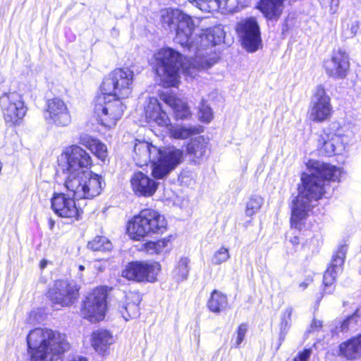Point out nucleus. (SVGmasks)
Here are the masks:
<instances>
[{
    "label": "nucleus",
    "mask_w": 361,
    "mask_h": 361,
    "mask_svg": "<svg viewBox=\"0 0 361 361\" xmlns=\"http://www.w3.org/2000/svg\"><path fill=\"white\" fill-rule=\"evenodd\" d=\"M310 174H302V187L293 201L291 207V226L300 230L313 203L327 192L330 181L339 180L341 169L319 161H310Z\"/></svg>",
    "instance_id": "f257e3e1"
},
{
    "label": "nucleus",
    "mask_w": 361,
    "mask_h": 361,
    "mask_svg": "<svg viewBox=\"0 0 361 361\" xmlns=\"http://www.w3.org/2000/svg\"><path fill=\"white\" fill-rule=\"evenodd\" d=\"M162 25L169 29L176 27V41L183 47L189 49H206L219 44L224 37V31L221 25L212 28L202 30L201 32L192 38L195 29L193 20L188 15L178 9H166L161 13Z\"/></svg>",
    "instance_id": "f03ea898"
},
{
    "label": "nucleus",
    "mask_w": 361,
    "mask_h": 361,
    "mask_svg": "<svg viewBox=\"0 0 361 361\" xmlns=\"http://www.w3.org/2000/svg\"><path fill=\"white\" fill-rule=\"evenodd\" d=\"M155 70L164 86H176L178 83V71L183 68V73L195 78L197 71L211 68L217 62L215 56H196L192 61L183 62L182 55L171 48H162L154 54Z\"/></svg>",
    "instance_id": "7ed1b4c3"
},
{
    "label": "nucleus",
    "mask_w": 361,
    "mask_h": 361,
    "mask_svg": "<svg viewBox=\"0 0 361 361\" xmlns=\"http://www.w3.org/2000/svg\"><path fill=\"white\" fill-rule=\"evenodd\" d=\"M134 73L129 68H117L103 81L101 93L95 99L96 113H123V100L132 92Z\"/></svg>",
    "instance_id": "20e7f679"
},
{
    "label": "nucleus",
    "mask_w": 361,
    "mask_h": 361,
    "mask_svg": "<svg viewBox=\"0 0 361 361\" xmlns=\"http://www.w3.org/2000/svg\"><path fill=\"white\" fill-rule=\"evenodd\" d=\"M27 343L30 361H53L54 355L70 348L64 334L49 329L36 328L30 331Z\"/></svg>",
    "instance_id": "39448f33"
},
{
    "label": "nucleus",
    "mask_w": 361,
    "mask_h": 361,
    "mask_svg": "<svg viewBox=\"0 0 361 361\" xmlns=\"http://www.w3.org/2000/svg\"><path fill=\"white\" fill-rule=\"evenodd\" d=\"M167 222L164 216L156 210L142 209L129 221L128 233L135 240L146 236L163 233L166 230Z\"/></svg>",
    "instance_id": "423d86ee"
},
{
    "label": "nucleus",
    "mask_w": 361,
    "mask_h": 361,
    "mask_svg": "<svg viewBox=\"0 0 361 361\" xmlns=\"http://www.w3.org/2000/svg\"><path fill=\"white\" fill-rule=\"evenodd\" d=\"M64 185L75 197L92 199L101 193L104 183L100 176L90 171L65 180Z\"/></svg>",
    "instance_id": "0eeeda50"
},
{
    "label": "nucleus",
    "mask_w": 361,
    "mask_h": 361,
    "mask_svg": "<svg viewBox=\"0 0 361 361\" xmlns=\"http://www.w3.org/2000/svg\"><path fill=\"white\" fill-rule=\"evenodd\" d=\"M92 164L89 154L78 145L67 147L59 158V165L65 174V180L76 176L87 170Z\"/></svg>",
    "instance_id": "6e6552de"
},
{
    "label": "nucleus",
    "mask_w": 361,
    "mask_h": 361,
    "mask_svg": "<svg viewBox=\"0 0 361 361\" xmlns=\"http://www.w3.org/2000/svg\"><path fill=\"white\" fill-rule=\"evenodd\" d=\"M106 288H94L83 301L80 310L82 317L91 322L103 320L106 311Z\"/></svg>",
    "instance_id": "1a4fd4ad"
},
{
    "label": "nucleus",
    "mask_w": 361,
    "mask_h": 361,
    "mask_svg": "<svg viewBox=\"0 0 361 361\" xmlns=\"http://www.w3.org/2000/svg\"><path fill=\"white\" fill-rule=\"evenodd\" d=\"M184 159V152L180 149L171 147L160 149L157 161L152 170V174L156 179L166 177L171 171L175 169Z\"/></svg>",
    "instance_id": "9d476101"
},
{
    "label": "nucleus",
    "mask_w": 361,
    "mask_h": 361,
    "mask_svg": "<svg viewBox=\"0 0 361 361\" xmlns=\"http://www.w3.org/2000/svg\"><path fill=\"white\" fill-rule=\"evenodd\" d=\"M236 32L247 51L255 52L262 46L259 26L256 18L250 17L240 20L237 24Z\"/></svg>",
    "instance_id": "9b49d317"
},
{
    "label": "nucleus",
    "mask_w": 361,
    "mask_h": 361,
    "mask_svg": "<svg viewBox=\"0 0 361 361\" xmlns=\"http://www.w3.org/2000/svg\"><path fill=\"white\" fill-rule=\"evenodd\" d=\"M160 269L157 262H134L128 264L122 275L130 280L154 282Z\"/></svg>",
    "instance_id": "f8f14e48"
},
{
    "label": "nucleus",
    "mask_w": 361,
    "mask_h": 361,
    "mask_svg": "<svg viewBox=\"0 0 361 361\" xmlns=\"http://www.w3.org/2000/svg\"><path fill=\"white\" fill-rule=\"evenodd\" d=\"M48 297L54 304L69 307L78 297V288L68 281H56L48 291Z\"/></svg>",
    "instance_id": "ddd939ff"
},
{
    "label": "nucleus",
    "mask_w": 361,
    "mask_h": 361,
    "mask_svg": "<svg viewBox=\"0 0 361 361\" xmlns=\"http://www.w3.org/2000/svg\"><path fill=\"white\" fill-rule=\"evenodd\" d=\"M51 208L61 218L78 220L82 211L76 206L74 197L63 192H54L51 198Z\"/></svg>",
    "instance_id": "4468645a"
},
{
    "label": "nucleus",
    "mask_w": 361,
    "mask_h": 361,
    "mask_svg": "<svg viewBox=\"0 0 361 361\" xmlns=\"http://www.w3.org/2000/svg\"><path fill=\"white\" fill-rule=\"evenodd\" d=\"M350 58L342 49L334 50L329 59L324 62L326 74L334 79L345 78L350 71Z\"/></svg>",
    "instance_id": "2eb2a0df"
},
{
    "label": "nucleus",
    "mask_w": 361,
    "mask_h": 361,
    "mask_svg": "<svg viewBox=\"0 0 361 361\" xmlns=\"http://www.w3.org/2000/svg\"><path fill=\"white\" fill-rule=\"evenodd\" d=\"M347 252V246L341 245L334 253L332 260L324 274L323 283L324 292L331 293L334 290L333 285L337 276L343 271V264Z\"/></svg>",
    "instance_id": "dca6fc26"
},
{
    "label": "nucleus",
    "mask_w": 361,
    "mask_h": 361,
    "mask_svg": "<svg viewBox=\"0 0 361 361\" xmlns=\"http://www.w3.org/2000/svg\"><path fill=\"white\" fill-rule=\"evenodd\" d=\"M158 126L164 127L167 130L171 137L175 139L185 140L193 135L202 132L200 126L186 127L178 124H173L168 114H157L155 118Z\"/></svg>",
    "instance_id": "f3484780"
},
{
    "label": "nucleus",
    "mask_w": 361,
    "mask_h": 361,
    "mask_svg": "<svg viewBox=\"0 0 361 361\" xmlns=\"http://www.w3.org/2000/svg\"><path fill=\"white\" fill-rule=\"evenodd\" d=\"M134 152L133 159L137 165L142 166L151 162L153 168L160 154V149L147 142L137 141L134 146Z\"/></svg>",
    "instance_id": "a211bd4d"
},
{
    "label": "nucleus",
    "mask_w": 361,
    "mask_h": 361,
    "mask_svg": "<svg viewBox=\"0 0 361 361\" xmlns=\"http://www.w3.org/2000/svg\"><path fill=\"white\" fill-rule=\"evenodd\" d=\"M347 139L340 133L326 134L321 135L318 140V146L327 156L342 154L345 150V142Z\"/></svg>",
    "instance_id": "6ab92c4d"
},
{
    "label": "nucleus",
    "mask_w": 361,
    "mask_h": 361,
    "mask_svg": "<svg viewBox=\"0 0 361 361\" xmlns=\"http://www.w3.org/2000/svg\"><path fill=\"white\" fill-rule=\"evenodd\" d=\"M130 184L134 192L140 196L151 197L157 190L158 183L142 172L133 173Z\"/></svg>",
    "instance_id": "aec40b11"
},
{
    "label": "nucleus",
    "mask_w": 361,
    "mask_h": 361,
    "mask_svg": "<svg viewBox=\"0 0 361 361\" xmlns=\"http://www.w3.org/2000/svg\"><path fill=\"white\" fill-rule=\"evenodd\" d=\"M141 301L138 293L130 292L125 296V300L119 302L118 312L125 321L136 318L139 315V304Z\"/></svg>",
    "instance_id": "412c9836"
},
{
    "label": "nucleus",
    "mask_w": 361,
    "mask_h": 361,
    "mask_svg": "<svg viewBox=\"0 0 361 361\" xmlns=\"http://www.w3.org/2000/svg\"><path fill=\"white\" fill-rule=\"evenodd\" d=\"M0 107L3 111L8 113H25L27 107L17 92H6L0 97Z\"/></svg>",
    "instance_id": "4be33fe9"
},
{
    "label": "nucleus",
    "mask_w": 361,
    "mask_h": 361,
    "mask_svg": "<svg viewBox=\"0 0 361 361\" xmlns=\"http://www.w3.org/2000/svg\"><path fill=\"white\" fill-rule=\"evenodd\" d=\"M312 113H329L331 111L330 97L322 85H317L311 99Z\"/></svg>",
    "instance_id": "5701e85b"
},
{
    "label": "nucleus",
    "mask_w": 361,
    "mask_h": 361,
    "mask_svg": "<svg viewBox=\"0 0 361 361\" xmlns=\"http://www.w3.org/2000/svg\"><path fill=\"white\" fill-rule=\"evenodd\" d=\"M208 149V142L203 136H197L191 139L186 147V153L189 159L200 163L206 155Z\"/></svg>",
    "instance_id": "b1692460"
},
{
    "label": "nucleus",
    "mask_w": 361,
    "mask_h": 361,
    "mask_svg": "<svg viewBox=\"0 0 361 361\" xmlns=\"http://www.w3.org/2000/svg\"><path fill=\"white\" fill-rule=\"evenodd\" d=\"M286 0H260L258 8L269 20H278L281 17Z\"/></svg>",
    "instance_id": "393cba45"
},
{
    "label": "nucleus",
    "mask_w": 361,
    "mask_h": 361,
    "mask_svg": "<svg viewBox=\"0 0 361 361\" xmlns=\"http://www.w3.org/2000/svg\"><path fill=\"white\" fill-rule=\"evenodd\" d=\"M341 356L347 360H355L361 357V334L343 342L339 345Z\"/></svg>",
    "instance_id": "a878e982"
},
{
    "label": "nucleus",
    "mask_w": 361,
    "mask_h": 361,
    "mask_svg": "<svg viewBox=\"0 0 361 361\" xmlns=\"http://www.w3.org/2000/svg\"><path fill=\"white\" fill-rule=\"evenodd\" d=\"M91 345L99 353H103L114 342L112 334L106 329H98L91 335Z\"/></svg>",
    "instance_id": "bb28decb"
},
{
    "label": "nucleus",
    "mask_w": 361,
    "mask_h": 361,
    "mask_svg": "<svg viewBox=\"0 0 361 361\" xmlns=\"http://www.w3.org/2000/svg\"><path fill=\"white\" fill-rule=\"evenodd\" d=\"M80 143L89 149L97 157L104 161L107 157L106 146L98 139L88 135L82 134Z\"/></svg>",
    "instance_id": "cd10ccee"
},
{
    "label": "nucleus",
    "mask_w": 361,
    "mask_h": 361,
    "mask_svg": "<svg viewBox=\"0 0 361 361\" xmlns=\"http://www.w3.org/2000/svg\"><path fill=\"white\" fill-rule=\"evenodd\" d=\"M173 247L172 236L169 235L157 241H149L144 244V250L149 255L166 254Z\"/></svg>",
    "instance_id": "c85d7f7f"
},
{
    "label": "nucleus",
    "mask_w": 361,
    "mask_h": 361,
    "mask_svg": "<svg viewBox=\"0 0 361 361\" xmlns=\"http://www.w3.org/2000/svg\"><path fill=\"white\" fill-rule=\"evenodd\" d=\"M228 306L227 297L216 290H214L207 302V307L211 312L219 313Z\"/></svg>",
    "instance_id": "c756f323"
},
{
    "label": "nucleus",
    "mask_w": 361,
    "mask_h": 361,
    "mask_svg": "<svg viewBox=\"0 0 361 361\" xmlns=\"http://www.w3.org/2000/svg\"><path fill=\"white\" fill-rule=\"evenodd\" d=\"M294 310L292 307H287L283 310L280 315L279 339L283 341L292 324V317Z\"/></svg>",
    "instance_id": "7c9ffc66"
},
{
    "label": "nucleus",
    "mask_w": 361,
    "mask_h": 361,
    "mask_svg": "<svg viewBox=\"0 0 361 361\" xmlns=\"http://www.w3.org/2000/svg\"><path fill=\"white\" fill-rule=\"evenodd\" d=\"M190 259L186 257H181L177 262L173 275L178 282L183 281L187 279L190 271Z\"/></svg>",
    "instance_id": "2f4dec72"
},
{
    "label": "nucleus",
    "mask_w": 361,
    "mask_h": 361,
    "mask_svg": "<svg viewBox=\"0 0 361 361\" xmlns=\"http://www.w3.org/2000/svg\"><path fill=\"white\" fill-rule=\"evenodd\" d=\"M87 247L94 252H109L112 249V243L104 236H96L89 241Z\"/></svg>",
    "instance_id": "473e14b6"
},
{
    "label": "nucleus",
    "mask_w": 361,
    "mask_h": 361,
    "mask_svg": "<svg viewBox=\"0 0 361 361\" xmlns=\"http://www.w3.org/2000/svg\"><path fill=\"white\" fill-rule=\"evenodd\" d=\"M162 100L164 104L170 106L176 113L185 112L188 110L186 102L180 99L171 94H164Z\"/></svg>",
    "instance_id": "72a5a7b5"
},
{
    "label": "nucleus",
    "mask_w": 361,
    "mask_h": 361,
    "mask_svg": "<svg viewBox=\"0 0 361 361\" xmlns=\"http://www.w3.org/2000/svg\"><path fill=\"white\" fill-rule=\"evenodd\" d=\"M264 204V199L257 195H252L246 202L245 214L247 216H252L259 212Z\"/></svg>",
    "instance_id": "f704fd0d"
},
{
    "label": "nucleus",
    "mask_w": 361,
    "mask_h": 361,
    "mask_svg": "<svg viewBox=\"0 0 361 361\" xmlns=\"http://www.w3.org/2000/svg\"><path fill=\"white\" fill-rule=\"evenodd\" d=\"M45 121L51 126H66L71 119L70 114H47Z\"/></svg>",
    "instance_id": "c9c22d12"
},
{
    "label": "nucleus",
    "mask_w": 361,
    "mask_h": 361,
    "mask_svg": "<svg viewBox=\"0 0 361 361\" xmlns=\"http://www.w3.org/2000/svg\"><path fill=\"white\" fill-rule=\"evenodd\" d=\"M143 106L145 113H166V111L156 97L147 98Z\"/></svg>",
    "instance_id": "e433bc0d"
},
{
    "label": "nucleus",
    "mask_w": 361,
    "mask_h": 361,
    "mask_svg": "<svg viewBox=\"0 0 361 361\" xmlns=\"http://www.w3.org/2000/svg\"><path fill=\"white\" fill-rule=\"evenodd\" d=\"M359 320V315L357 311L348 317L345 320L340 322V326L336 327L335 333L345 332L356 327Z\"/></svg>",
    "instance_id": "4c0bfd02"
},
{
    "label": "nucleus",
    "mask_w": 361,
    "mask_h": 361,
    "mask_svg": "<svg viewBox=\"0 0 361 361\" xmlns=\"http://www.w3.org/2000/svg\"><path fill=\"white\" fill-rule=\"evenodd\" d=\"M229 258V250L224 246H222L214 251L211 257V263L214 265H220L227 262Z\"/></svg>",
    "instance_id": "58836bf2"
},
{
    "label": "nucleus",
    "mask_w": 361,
    "mask_h": 361,
    "mask_svg": "<svg viewBox=\"0 0 361 361\" xmlns=\"http://www.w3.org/2000/svg\"><path fill=\"white\" fill-rule=\"evenodd\" d=\"M66 110L67 106L66 104L59 97L49 99L47 102V111L48 113H63Z\"/></svg>",
    "instance_id": "ea45409f"
},
{
    "label": "nucleus",
    "mask_w": 361,
    "mask_h": 361,
    "mask_svg": "<svg viewBox=\"0 0 361 361\" xmlns=\"http://www.w3.org/2000/svg\"><path fill=\"white\" fill-rule=\"evenodd\" d=\"M359 30V22L357 20H345L342 25V34L345 38H351L356 35Z\"/></svg>",
    "instance_id": "a19ab883"
},
{
    "label": "nucleus",
    "mask_w": 361,
    "mask_h": 361,
    "mask_svg": "<svg viewBox=\"0 0 361 361\" xmlns=\"http://www.w3.org/2000/svg\"><path fill=\"white\" fill-rule=\"evenodd\" d=\"M190 4L203 12L216 11V3L214 0H188Z\"/></svg>",
    "instance_id": "79ce46f5"
},
{
    "label": "nucleus",
    "mask_w": 361,
    "mask_h": 361,
    "mask_svg": "<svg viewBox=\"0 0 361 361\" xmlns=\"http://www.w3.org/2000/svg\"><path fill=\"white\" fill-rule=\"evenodd\" d=\"M247 331V325L246 324H241L238 327L236 331V338L233 343L235 348H239L242 342L244 341L245 335Z\"/></svg>",
    "instance_id": "37998d69"
},
{
    "label": "nucleus",
    "mask_w": 361,
    "mask_h": 361,
    "mask_svg": "<svg viewBox=\"0 0 361 361\" xmlns=\"http://www.w3.org/2000/svg\"><path fill=\"white\" fill-rule=\"evenodd\" d=\"M114 114H100L99 117V122H100L101 125L111 128L116 126L117 118L112 116Z\"/></svg>",
    "instance_id": "c03bdc74"
},
{
    "label": "nucleus",
    "mask_w": 361,
    "mask_h": 361,
    "mask_svg": "<svg viewBox=\"0 0 361 361\" xmlns=\"http://www.w3.org/2000/svg\"><path fill=\"white\" fill-rule=\"evenodd\" d=\"M5 114L4 120L6 124L9 126L20 125L23 121V118L25 114Z\"/></svg>",
    "instance_id": "a18cd8bd"
},
{
    "label": "nucleus",
    "mask_w": 361,
    "mask_h": 361,
    "mask_svg": "<svg viewBox=\"0 0 361 361\" xmlns=\"http://www.w3.org/2000/svg\"><path fill=\"white\" fill-rule=\"evenodd\" d=\"M319 2L323 6H329V12L331 14H334L337 12L338 5H339V0H319Z\"/></svg>",
    "instance_id": "49530a36"
},
{
    "label": "nucleus",
    "mask_w": 361,
    "mask_h": 361,
    "mask_svg": "<svg viewBox=\"0 0 361 361\" xmlns=\"http://www.w3.org/2000/svg\"><path fill=\"white\" fill-rule=\"evenodd\" d=\"M106 262H102L101 261H95L92 264H88L87 269L92 270V271H96L97 273L103 271L106 267Z\"/></svg>",
    "instance_id": "de8ad7c7"
},
{
    "label": "nucleus",
    "mask_w": 361,
    "mask_h": 361,
    "mask_svg": "<svg viewBox=\"0 0 361 361\" xmlns=\"http://www.w3.org/2000/svg\"><path fill=\"white\" fill-rule=\"evenodd\" d=\"M311 355L310 349H305L300 352L293 360V361H307Z\"/></svg>",
    "instance_id": "09e8293b"
},
{
    "label": "nucleus",
    "mask_w": 361,
    "mask_h": 361,
    "mask_svg": "<svg viewBox=\"0 0 361 361\" xmlns=\"http://www.w3.org/2000/svg\"><path fill=\"white\" fill-rule=\"evenodd\" d=\"M329 114H310V119L316 122H322L328 119Z\"/></svg>",
    "instance_id": "8fccbe9b"
},
{
    "label": "nucleus",
    "mask_w": 361,
    "mask_h": 361,
    "mask_svg": "<svg viewBox=\"0 0 361 361\" xmlns=\"http://www.w3.org/2000/svg\"><path fill=\"white\" fill-rule=\"evenodd\" d=\"M216 3V10L225 9L229 0H214Z\"/></svg>",
    "instance_id": "3c124183"
},
{
    "label": "nucleus",
    "mask_w": 361,
    "mask_h": 361,
    "mask_svg": "<svg viewBox=\"0 0 361 361\" xmlns=\"http://www.w3.org/2000/svg\"><path fill=\"white\" fill-rule=\"evenodd\" d=\"M213 119V114H201L200 120L202 122L209 123Z\"/></svg>",
    "instance_id": "603ef678"
},
{
    "label": "nucleus",
    "mask_w": 361,
    "mask_h": 361,
    "mask_svg": "<svg viewBox=\"0 0 361 361\" xmlns=\"http://www.w3.org/2000/svg\"><path fill=\"white\" fill-rule=\"evenodd\" d=\"M322 326V322L319 320L314 319L311 324V328L313 330H317Z\"/></svg>",
    "instance_id": "864d4df0"
},
{
    "label": "nucleus",
    "mask_w": 361,
    "mask_h": 361,
    "mask_svg": "<svg viewBox=\"0 0 361 361\" xmlns=\"http://www.w3.org/2000/svg\"><path fill=\"white\" fill-rule=\"evenodd\" d=\"M310 282H311V279H307L306 281H303V282L300 283L299 286H300V287L302 290H304V289H305V288L309 286V284L310 283Z\"/></svg>",
    "instance_id": "5fc2aeb1"
},
{
    "label": "nucleus",
    "mask_w": 361,
    "mask_h": 361,
    "mask_svg": "<svg viewBox=\"0 0 361 361\" xmlns=\"http://www.w3.org/2000/svg\"><path fill=\"white\" fill-rule=\"evenodd\" d=\"M87 269V267H86L84 265H79L78 266V276L80 279H82V274H81L82 271H83L85 269Z\"/></svg>",
    "instance_id": "6e6d98bb"
},
{
    "label": "nucleus",
    "mask_w": 361,
    "mask_h": 361,
    "mask_svg": "<svg viewBox=\"0 0 361 361\" xmlns=\"http://www.w3.org/2000/svg\"><path fill=\"white\" fill-rule=\"evenodd\" d=\"M71 361H87V360L85 357H74Z\"/></svg>",
    "instance_id": "4d7b16f0"
},
{
    "label": "nucleus",
    "mask_w": 361,
    "mask_h": 361,
    "mask_svg": "<svg viewBox=\"0 0 361 361\" xmlns=\"http://www.w3.org/2000/svg\"><path fill=\"white\" fill-rule=\"evenodd\" d=\"M47 260H42L40 263V267L42 269H44L47 266Z\"/></svg>",
    "instance_id": "13d9d810"
},
{
    "label": "nucleus",
    "mask_w": 361,
    "mask_h": 361,
    "mask_svg": "<svg viewBox=\"0 0 361 361\" xmlns=\"http://www.w3.org/2000/svg\"><path fill=\"white\" fill-rule=\"evenodd\" d=\"M292 243L294 244H298L299 243V240L297 237H294L293 240H292Z\"/></svg>",
    "instance_id": "bf43d9fd"
},
{
    "label": "nucleus",
    "mask_w": 361,
    "mask_h": 361,
    "mask_svg": "<svg viewBox=\"0 0 361 361\" xmlns=\"http://www.w3.org/2000/svg\"><path fill=\"white\" fill-rule=\"evenodd\" d=\"M200 113H202V114L208 113V112H207V109H202L200 110Z\"/></svg>",
    "instance_id": "052dcab7"
},
{
    "label": "nucleus",
    "mask_w": 361,
    "mask_h": 361,
    "mask_svg": "<svg viewBox=\"0 0 361 361\" xmlns=\"http://www.w3.org/2000/svg\"><path fill=\"white\" fill-rule=\"evenodd\" d=\"M173 118H176V120L178 119L177 116H178L179 114H171Z\"/></svg>",
    "instance_id": "680f3d73"
},
{
    "label": "nucleus",
    "mask_w": 361,
    "mask_h": 361,
    "mask_svg": "<svg viewBox=\"0 0 361 361\" xmlns=\"http://www.w3.org/2000/svg\"><path fill=\"white\" fill-rule=\"evenodd\" d=\"M152 116H155L154 118V119H155V118L157 117V114H150L149 116V118H152ZM156 121V120H154Z\"/></svg>",
    "instance_id": "e2e57ef3"
},
{
    "label": "nucleus",
    "mask_w": 361,
    "mask_h": 361,
    "mask_svg": "<svg viewBox=\"0 0 361 361\" xmlns=\"http://www.w3.org/2000/svg\"><path fill=\"white\" fill-rule=\"evenodd\" d=\"M180 115H181V116L180 117V119H183V117H184V116H185V114H180Z\"/></svg>",
    "instance_id": "0e129e2a"
}]
</instances>
